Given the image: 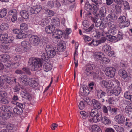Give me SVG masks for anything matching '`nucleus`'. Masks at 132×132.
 Instances as JSON below:
<instances>
[{
	"instance_id": "f704fd0d",
	"label": "nucleus",
	"mask_w": 132,
	"mask_h": 132,
	"mask_svg": "<svg viewBox=\"0 0 132 132\" xmlns=\"http://www.w3.org/2000/svg\"><path fill=\"white\" fill-rule=\"evenodd\" d=\"M50 46L52 48V50H54L55 48H56L57 49L56 52L55 53V55L56 54L58 53V52H63L65 50V46H59L58 48L56 47H53L52 46L50 45Z\"/></svg>"
},
{
	"instance_id": "680f3d73",
	"label": "nucleus",
	"mask_w": 132,
	"mask_h": 132,
	"mask_svg": "<svg viewBox=\"0 0 132 132\" xmlns=\"http://www.w3.org/2000/svg\"><path fill=\"white\" fill-rule=\"evenodd\" d=\"M115 9L116 10L117 12L118 13H120L121 12V7L118 4H116L115 6Z\"/></svg>"
},
{
	"instance_id": "de8ad7c7",
	"label": "nucleus",
	"mask_w": 132,
	"mask_h": 132,
	"mask_svg": "<svg viewBox=\"0 0 132 132\" xmlns=\"http://www.w3.org/2000/svg\"><path fill=\"white\" fill-rule=\"evenodd\" d=\"M48 23L47 19H42L39 22V24L42 26L47 25V23Z\"/></svg>"
},
{
	"instance_id": "c03bdc74",
	"label": "nucleus",
	"mask_w": 132,
	"mask_h": 132,
	"mask_svg": "<svg viewBox=\"0 0 132 132\" xmlns=\"http://www.w3.org/2000/svg\"><path fill=\"white\" fill-rule=\"evenodd\" d=\"M27 35L26 34L20 32L16 36V37L17 39H23L26 38Z\"/></svg>"
},
{
	"instance_id": "473e14b6",
	"label": "nucleus",
	"mask_w": 132,
	"mask_h": 132,
	"mask_svg": "<svg viewBox=\"0 0 132 132\" xmlns=\"http://www.w3.org/2000/svg\"><path fill=\"white\" fill-rule=\"evenodd\" d=\"M52 67L50 63H45L43 66V68L46 72L51 70L52 68Z\"/></svg>"
},
{
	"instance_id": "79ce46f5",
	"label": "nucleus",
	"mask_w": 132,
	"mask_h": 132,
	"mask_svg": "<svg viewBox=\"0 0 132 132\" xmlns=\"http://www.w3.org/2000/svg\"><path fill=\"white\" fill-rule=\"evenodd\" d=\"M20 15L24 19H27L28 18L29 15L27 12L25 10H22L20 12Z\"/></svg>"
},
{
	"instance_id": "2eb2a0df",
	"label": "nucleus",
	"mask_w": 132,
	"mask_h": 132,
	"mask_svg": "<svg viewBox=\"0 0 132 132\" xmlns=\"http://www.w3.org/2000/svg\"><path fill=\"white\" fill-rule=\"evenodd\" d=\"M114 119L117 122L120 124H123L125 121L124 117L121 114L116 115Z\"/></svg>"
},
{
	"instance_id": "c85d7f7f",
	"label": "nucleus",
	"mask_w": 132,
	"mask_h": 132,
	"mask_svg": "<svg viewBox=\"0 0 132 132\" xmlns=\"http://www.w3.org/2000/svg\"><path fill=\"white\" fill-rule=\"evenodd\" d=\"M92 104L94 108H97V109H100L101 107V104L97 100L93 99L92 100Z\"/></svg>"
},
{
	"instance_id": "49530a36",
	"label": "nucleus",
	"mask_w": 132,
	"mask_h": 132,
	"mask_svg": "<svg viewBox=\"0 0 132 132\" xmlns=\"http://www.w3.org/2000/svg\"><path fill=\"white\" fill-rule=\"evenodd\" d=\"M9 101L7 97H4L0 98V103H1L7 104L9 103Z\"/></svg>"
},
{
	"instance_id": "423d86ee",
	"label": "nucleus",
	"mask_w": 132,
	"mask_h": 132,
	"mask_svg": "<svg viewBox=\"0 0 132 132\" xmlns=\"http://www.w3.org/2000/svg\"><path fill=\"white\" fill-rule=\"evenodd\" d=\"M108 25L110 28L108 31L109 33L112 34V35H115L116 34L117 31L116 29V23L112 21L109 22Z\"/></svg>"
},
{
	"instance_id": "4d7b16f0",
	"label": "nucleus",
	"mask_w": 132,
	"mask_h": 132,
	"mask_svg": "<svg viewBox=\"0 0 132 132\" xmlns=\"http://www.w3.org/2000/svg\"><path fill=\"white\" fill-rule=\"evenodd\" d=\"M8 35L6 33L3 35H0V41H5Z\"/></svg>"
},
{
	"instance_id": "f8f14e48",
	"label": "nucleus",
	"mask_w": 132,
	"mask_h": 132,
	"mask_svg": "<svg viewBox=\"0 0 132 132\" xmlns=\"http://www.w3.org/2000/svg\"><path fill=\"white\" fill-rule=\"evenodd\" d=\"M102 84L104 87L108 89H110L113 87V84L112 82L110 80H105L101 82Z\"/></svg>"
},
{
	"instance_id": "a19ab883",
	"label": "nucleus",
	"mask_w": 132,
	"mask_h": 132,
	"mask_svg": "<svg viewBox=\"0 0 132 132\" xmlns=\"http://www.w3.org/2000/svg\"><path fill=\"white\" fill-rule=\"evenodd\" d=\"M129 24V21L127 20L126 22L124 23L120 22L119 23V26L120 28H123L126 27H128Z\"/></svg>"
},
{
	"instance_id": "a211bd4d",
	"label": "nucleus",
	"mask_w": 132,
	"mask_h": 132,
	"mask_svg": "<svg viewBox=\"0 0 132 132\" xmlns=\"http://www.w3.org/2000/svg\"><path fill=\"white\" fill-rule=\"evenodd\" d=\"M21 46L23 51L27 52L30 48L29 43L27 41H23L21 43Z\"/></svg>"
},
{
	"instance_id": "aec40b11",
	"label": "nucleus",
	"mask_w": 132,
	"mask_h": 132,
	"mask_svg": "<svg viewBox=\"0 0 132 132\" xmlns=\"http://www.w3.org/2000/svg\"><path fill=\"white\" fill-rule=\"evenodd\" d=\"M12 112L6 113L5 112L3 113L1 112L0 113V118L3 120H7L9 119L11 116Z\"/></svg>"
},
{
	"instance_id": "052dcab7",
	"label": "nucleus",
	"mask_w": 132,
	"mask_h": 132,
	"mask_svg": "<svg viewBox=\"0 0 132 132\" xmlns=\"http://www.w3.org/2000/svg\"><path fill=\"white\" fill-rule=\"evenodd\" d=\"M123 2L125 9L126 10H129L130 7L128 3L126 1H123Z\"/></svg>"
},
{
	"instance_id": "9b49d317",
	"label": "nucleus",
	"mask_w": 132,
	"mask_h": 132,
	"mask_svg": "<svg viewBox=\"0 0 132 132\" xmlns=\"http://www.w3.org/2000/svg\"><path fill=\"white\" fill-rule=\"evenodd\" d=\"M42 10V7L40 5H36L32 7L29 12L32 14H37Z\"/></svg>"
},
{
	"instance_id": "864d4df0",
	"label": "nucleus",
	"mask_w": 132,
	"mask_h": 132,
	"mask_svg": "<svg viewBox=\"0 0 132 132\" xmlns=\"http://www.w3.org/2000/svg\"><path fill=\"white\" fill-rule=\"evenodd\" d=\"M101 61V63L103 64L108 63L110 61V60L108 58L104 57H103Z\"/></svg>"
},
{
	"instance_id": "ddd939ff",
	"label": "nucleus",
	"mask_w": 132,
	"mask_h": 132,
	"mask_svg": "<svg viewBox=\"0 0 132 132\" xmlns=\"http://www.w3.org/2000/svg\"><path fill=\"white\" fill-rule=\"evenodd\" d=\"M19 80L21 84L24 85H27L28 83L27 76L24 74L21 75V77L19 78Z\"/></svg>"
},
{
	"instance_id": "37998d69",
	"label": "nucleus",
	"mask_w": 132,
	"mask_h": 132,
	"mask_svg": "<svg viewBox=\"0 0 132 132\" xmlns=\"http://www.w3.org/2000/svg\"><path fill=\"white\" fill-rule=\"evenodd\" d=\"M103 50L105 52L110 51L111 50V46L109 45H106L102 48Z\"/></svg>"
},
{
	"instance_id": "f257e3e1",
	"label": "nucleus",
	"mask_w": 132,
	"mask_h": 132,
	"mask_svg": "<svg viewBox=\"0 0 132 132\" xmlns=\"http://www.w3.org/2000/svg\"><path fill=\"white\" fill-rule=\"evenodd\" d=\"M43 60L41 59L32 57L30 58L28 62V68H23L22 70L29 75H30L29 70H36L42 66Z\"/></svg>"
},
{
	"instance_id": "72a5a7b5",
	"label": "nucleus",
	"mask_w": 132,
	"mask_h": 132,
	"mask_svg": "<svg viewBox=\"0 0 132 132\" xmlns=\"http://www.w3.org/2000/svg\"><path fill=\"white\" fill-rule=\"evenodd\" d=\"M102 122L105 125H109L111 123V121L109 118L106 116H104L101 119Z\"/></svg>"
},
{
	"instance_id": "0e129e2a",
	"label": "nucleus",
	"mask_w": 132,
	"mask_h": 132,
	"mask_svg": "<svg viewBox=\"0 0 132 132\" xmlns=\"http://www.w3.org/2000/svg\"><path fill=\"white\" fill-rule=\"evenodd\" d=\"M86 104L82 101H81L78 105L79 108L80 110L83 109L85 107Z\"/></svg>"
},
{
	"instance_id": "ea45409f",
	"label": "nucleus",
	"mask_w": 132,
	"mask_h": 132,
	"mask_svg": "<svg viewBox=\"0 0 132 132\" xmlns=\"http://www.w3.org/2000/svg\"><path fill=\"white\" fill-rule=\"evenodd\" d=\"M99 113V112H98V109L96 108H94V109L91 110L90 114V117L94 116H97Z\"/></svg>"
},
{
	"instance_id": "3c124183",
	"label": "nucleus",
	"mask_w": 132,
	"mask_h": 132,
	"mask_svg": "<svg viewBox=\"0 0 132 132\" xmlns=\"http://www.w3.org/2000/svg\"><path fill=\"white\" fill-rule=\"evenodd\" d=\"M28 28L27 24L25 23H22L20 25V28L22 30H27Z\"/></svg>"
},
{
	"instance_id": "4468645a",
	"label": "nucleus",
	"mask_w": 132,
	"mask_h": 132,
	"mask_svg": "<svg viewBox=\"0 0 132 132\" xmlns=\"http://www.w3.org/2000/svg\"><path fill=\"white\" fill-rule=\"evenodd\" d=\"M105 19V22H107L109 20H116L117 19L116 14L113 12H111L106 17V18H104Z\"/></svg>"
},
{
	"instance_id": "9d476101",
	"label": "nucleus",
	"mask_w": 132,
	"mask_h": 132,
	"mask_svg": "<svg viewBox=\"0 0 132 132\" xmlns=\"http://www.w3.org/2000/svg\"><path fill=\"white\" fill-rule=\"evenodd\" d=\"M21 106H17L15 107L13 109L14 112L17 114L21 115L22 112V108H24L25 107V105L22 104Z\"/></svg>"
},
{
	"instance_id": "603ef678",
	"label": "nucleus",
	"mask_w": 132,
	"mask_h": 132,
	"mask_svg": "<svg viewBox=\"0 0 132 132\" xmlns=\"http://www.w3.org/2000/svg\"><path fill=\"white\" fill-rule=\"evenodd\" d=\"M99 40H93L92 42L88 44L89 45H91L92 46L94 45L95 46H97L99 44H100V42Z\"/></svg>"
},
{
	"instance_id": "4c0bfd02",
	"label": "nucleus",
	"mask_w": 132,
	"mask_h": 132,
	"mask_svg": "<svg viewBox=\"0 0 132 132\" xmlns=\"http://www.w3.org/2000/svg\"><path fill=\"white\" fill-rule=\"evenodd\" d=\"M92 132H102L99 127L96 125H93L92 127Z\"/></svg>"
},
{
	"instance_id": "f3484780",
	"label": "nucleus",
	"mask_w": 132,
	"mask_h": 132,
	"mask_svg": "<svg viewBox=\"0 0 132 132\" xmlns=\"http://www.w3.org/2000/svg\"><path fill=\"white\" fill-rule=\"evenodd\" d=\"M0 109L2 111L4 112H11L13 109L12 107L5 105H2L0 107Z\"/></svg>"
},
{
	"instance_id": "774afa93",
	"label": "nucleus",
	"mask_w": 132,
	"mask_h": 132,
	"mask_svg": "<svg viewBox=\"0 0 132 132\" xmlns=\"http://www.w3.org/2000/svg\"><path fill=\"white\" fill-rule=\"evenodd\" d=\"M14 40V37L12 36L6 38L5 41L7 42L8 44L10 43H12Z\"/></svg>"
},
{
	"instance_id": "6ab92c4d",
	"label": "nucleus",
	"mask_w": 132,
	"mask_h": 132,
	"mask_svg": "<svg viewBox=\"0 0 132 132\" xmlns=\"http://www.w3.org/2000/svg\"><path fill=\"white\" fill-rule=\"evenodd\" d=\"M55 27L54 25H50L47 26L45 28V31L47 33L51 34L54 33L55 30Z\"/></svg>"
},
{
	"instance_id": "0eeeda50",
	"label": "nucleus",
	"mask_w": 132,
	"mask_h": 132,
	"mask_svg": "<svg viewBox=\"0 0 132 132\" xmlns=\"http://www.w3.org/2000/svg\"><path fill=\"white\" fill-rule=\"evenodd\" d=\"M102 21H105V19L103 18L101 20V19L99 21L98 20H97L96 22L95 23V26L96 27H99L100 30H104L106 27V24L105 23H103Z\"/></svg>"
},
{
	"instance_id": "dca6fc26",
	"label": "nucleus",
	"mask_w": 132,
	"mask_h": 132,
	"mask_svg": "<svg viewBox=\"0 0 132 132\" xmlns=\"http://www.w3.org/2000/svg\"><path fill=\"white\" fill-rule=\"evenodd\" d=\"M121 91V88L120 87L116 86L114 87L111 90V93L116 96L118 95Z\"/></svg>"
},
{
	"instance_id": "1a4fd4ad",
	"label": "nucleus",
	"mask_w": 132,
	"mask_h": 132,
	"mask_svg": "<svg viewBox=\"0 0 132 132\" xmlns=\"http://www.w3.org/2000/svg\"><path fill=\"white\" fill-rule=\"evenodd\" d=\"M5 81L10 84L13 83V81L10 78L6 76H2L0 77V84L1 85H3Z\"/></svg>"
},
{
	"instance_id": "c9c22d12",
	"label": "nucleus",
	"mask_w": 132,
	"mask_h": 132,
	"mask_svg": "<svg viewBox=\"0 0 132 132\" xmlns=\"http://www.w3.org/2000/svg\"><path fill=\"white\" fill-rule=\"evenodd\" d=\"M119 75L122 78L125 79L128 77V75L127 72L125 70H120L119 71Z\"/></svg>"
},
{
	"instance_id": "bb28decb",
	"label": "nucleus",
	"mask_w": 132,
	"mask_h": 132,
	"mask_svg": "<svg viewBox=\"0 0 132 132\" xmlns=\"http://www.w3.org/2000/svg\"><path fill=\"white\" fill-rule=\"evenodd\" d=\"M80 92L82 96H87L89 94V91L87 87H82L80 89Z\"/></svg>"
},
{
	"instance_id": "338daca9",
	"label": "nucleus",
	"mask_w": 132,
	"mask_h": 132,
	"mask_svg": "<svg viewBox=\"0 0 132 132\" xmlns=\"http://www.w3.org/2000/svg\"><path fill=\"white\" fill-rule=\"evenodd\" d=\"M118 20L120 22L124 23L126 22V18L125 16H120L118 19Z\"/></svg>"
},
{
	"instance_id": "a878e982",
	"label": "nucleus",
	"mask_w": 132,
	"mask_h": 132,
	"mask_svg": "<svg viewBox=\"0 0 132 132\" xmlns=\"http://www.w3.org/2000/svg\"><path fill=\"white\" fill-rule=\"evenodd\" d=\"M106 9L105 7L103 6L101 8L98 13V15L100 17L104 18L105 16L106 13Z\"/></svg>"
},
{
	"instance_id": "e2e57ef3",
	"label": "nucleus",
	"mask_w": 132,
	"mask_h": 132,
	"mask_svg": "<svg viewBox=\"0 0 132 132\" xmlns=\"http://www.w3.org/2000/svg\"><path fill=\"white\" fill-rule=\"evenodd\" d=\"M54 3V6L55 7L58 8L60 7L61 4L59 2V0H53Z\"/></svg>"
},
{
	"instance_id": "09e8293b",
	"label": "nucleus",
	"mask_w": 132,
	"mask_h": 132,
	"mask_svg": "<svg viewBox=\"0 0 132 132\" xmlns=\"http://www.w3.org/2000/svg\"><path fill=\"white\" fill-rule=\"evenodd\" d=\"M102 110L103 112L104 113H108V110L110 111L111 110V107L110 106L106 107L105 105H103L102 107Z\"/></svg>"
},
{
	"instance_id": "c756f323",
	"label": "nucleus",
	"mask_w": 132,
	"mask_h": 132,
	"mask_svg": "<svg viewBox=\"0 0 132 132\" xmlns=\"http://www.w3.org/2000/svg\"><path fill=\"white\" fill-rule=\"evenodd\" d=\"M94 5H96L94 4L90 5L88 2H87L85 4V9L87 11H91L93 9V7Z\"/></svg>"
},
{
	"instance_id": "39448f33",
	"label": "nucleus",
	"mask_w": 132,
	"mask_h": 132,
	"mask_svg": "<svg viewBox=\"0 0 132 132\" xmlns=\"http://www.w3.org/2000/svg\"><path fill=\"white\" fill-rule=\"evenodd\" d=\"M102 116L101 113L99 112V113L97 115L92 117V118L89 119L87 121L86 123H88V125H90L92 122L96 123L100 121Z\"/></svg>"
},
{
	"instance_id": "bf43d9fd",
	"label": "nucleus",
	"mask_w": 132,
	"mask_h": 132,
	"mask_svg": "<svg viewBox=\"0 0 132 132\" xmlns=\"http://www.w3.org/2000/svg\"><path fill=\"white\" fill-rule=\"evenodd\" d=\"M17 12L16 10L15 9L10 10L9 12V14L10 15L12 16L17 15Z\"/></svg>"
},
{
	"instance_id": "a18cd8bd",
	"label": "nucleus",
	"mask_w": 132,
	"mask_h": 132,
	"mask_svg": "<svg viewBox=\"0 0 132 132\" xmlns=\"http://www.w3.org/2000/svg\"><path fill=\"white\" fill-rule=\"evenodd\" d=\"M7 13V10L5 8L3 9L0 11V17L1 18L4 17L6 15Z\"/></svg>"
},
{
	"instance_id": "20e7f679",
	"label": "nucleus",
	"mask_w": 132,
	"mask_h": 132,
	"mask_svg": "<svg viewBox=\"0 0 132 132\" xmlns=\"http://www.w3.org/2000/svg\"><path fill=\"white\" fill-rule=\"evenodd\" d=\"M116 69L113 67H108L105 69V73L108 77L112 78L114 77L115 75Z\"/></svg>"
},
{
	"instance_id": "b1692460",
	"label": "nucleus",
	"mask_w": 132,
	"mask_h": 132,
	"mask_svg": "<svg viewBox=\"0 0 132 132\" xmlns=\"http://www.w3.org/2000/svg\"><path fill=\"white\" fill-rule=\"evenodd\" d=\"M28 83L30 87L34 88L38 85V84L37 81H36L34 78H32L30 79L28 81Z\"/></svg>"
},
{
	"instance_id": "f03ea898",
	"label": "nucleus",
	"mask_w": 132,
	"mask_h": 132,
	"mask_svg": "<svg viewBox=\"0 0 132 132\" xmlns=\"http://www.w3.org/2000/svg\"><path fill=\"white\" fill-rule=\"evenodd\" d=\"M45 50L46 53H44L43 52L41 56L42 59L43 60H47L48 57L52 58L55 56L57 49L55 48L54 50H52L50 45L48 44L46 46Z\"/></svg>"
},
{
	"instance_id": "6e6d98bb",
	"label": "nucleus",
	"mask_w": 132,
	"mask_h": 132,
	"mask_svg": "<svg viewBox=\"0 0 132 132\" xmlns=\"http://www.w3.org/2000/svg\"><path fill=\"white\" fill-rule=\"evenodd\" d=\"M86 68L90 70H93L95 68V66L93 64L88 63L86 65Z\"/></svg>"
},
{
	"instance_id": "7ed1b4c3",
	"label": "nucleus",
	"mask_w": 132,
	"mask_h": 132,
	"mask_svg": "<svg viewBox=\"0 0 132 132\" xmlns=\"http://www.w3.org/2000/svg\"><path fill=\"white\" fill-rule=\"evenodd\" d=\"M29 42L31 45L33 46H38L40 43L39 37L35 35L32 36L30 38Z\"/></svg>"
},
{
	"instance_id": "cd10ccee",
	"label": "nucleus",
	"mask_w": 132,
	"mask_h": 132,
	"mask_svg": "<svg viewBox=\"0 0 132 132\" xmlns=\"http://www.w3.org/2000/svg\"><path fill=\"white\" fill-rule=\"evenodd\" d=\"M113 35L112 34H109L108 33V34L106 35L105 36L106 39L110 42H112L116 40L117 39V38L116 36H113Z\"/></svg>"
},
{
	"instance_id": "393cba45",
	"label": "nucleus",
	"mask_w": 132,
	"mask_h": 132,
	"mask_svg": "<svg viewBox=\"0 0 132 132\" xmlns=\"http://www.w3.org/2000/svg\"><path fill=\"white\" fill-rule=\"evenodd\" d=\"M104 54L102 52H95L94 54V57L97 60H101L104 57Z\"/></svg>"
},
{
	"instance_id": "58836bf2",
	"label": "nucleus",
	"mask_w": 132,
	"mask_h": 132,
	"mask_svg": "<svg viewBox=\"0 0 132 132\" xmlns=\"http://www.w3.org/2000/svg\"><path fill=\"white\" fill-rule=\"evenodd\" d=\"M9 28V24L6 23H3L0 26V29L3 31L7 30Z\"/></svg>"
},
{
	"instance_id": "8fccbe9b",
	"label": "nucleus",
	"mask_w": 132,
	"mask_h": 132,
	"mask_svg": "<svg viewBox=\"0 0 132 132\" xmlns=\"http://www.w3.org/2000/svg\"><path fill=\"white\" fill-rule=\"evenodd\" d=\"M94 24H92L87 29H84L87 32H92L94 30Z\"/></svg>"
},
{
	"instance_id": "6e6552de",
	"label": "nucleus",
	"mask_w": 132,
	"mask_h": 132,
	"mask_svg": "<svg viewBox=\"0 0 132 132\" xmlns=\"http://www.w3.org/2000/svg\"><path fill=\"white\" fill-rule=\"evenodd\" d=\"M95 93L98 98L102 102H103L105 101L104 98L106 95L105 92L101 90H96Z\"/></svg>"
},
{
	"instance_id": "e433bc0d",
	"label": "nucleus",
	"mask_w": 132,
	"mask_h": 132,
	"mask_svg": "<svg viewBox=\"0 0 132 132\" xmlns=\"http://www.w3.org/2000/svg\"><path fill=\"white\" fill-rule=\"evenodd\" d=\"M97 11V7L96 5H94L93 7V9L91 12H92V14L93 16V18L96 19L97 18L98 15L96 13Z\"/></svg>"
},
{
	"instance_id": "4be33fe9",
	"label": "nucleus",
	"mask_w": 132,
	"mask_h": 132,
	"mask_svg": "<svg viewBox=\"0 0 132 132\" xmlns=\"http://www.w3.org/2000/svg\"><path fill=\"white\" fill-rule=\"evenodd\" d=\"M51 25H54L55 27H59L60 25V20L59 18L55 17L52 18L51 20Z\"/></svg>"
},
{
	"instance_id": "412c9836",
	"label": "nucleus",
	"mask_w": 132,
	"mask_h": 132,
	"mask_svg": "<svg viewBox=\"0 0 132 132\" xmlns=\"http://www.w3.org/2000/svg\"><path fill=\"white\" fill-rule=\"evenodd\" d=\"M62 34L63 32L61 30L56 29L54 32L53 35L55 38L60 39L62 37Z\"/></svg>"
},
{
	"instance_id": "5fc2aeb1",
	"label": "nucleus",
	"mask_w": 132,
	"mask_h": 132,
	"mask_svg": "<svg viewBox=\"0 0 132 132\" xmlns=\"http://www.w3.org/2000/svg\"><path fill=\"white\" fill-rule=\"evenodd\" d=\"M114 127L117 132H124L123 128L117 125H115Z\"/></svg>"
},
{
	"instance_id": "7c9ffc66",
	"label": "nucleus",
	"mask_w": 132,
	"mask_h": 132,
	"mask_svg": "<svg viewBox=\"0 0 132 132\" xmlns=\"http://www.w3.org/2000/svg\"><path fill=\"white\" fill-rule=\"evenodd\" d=\"M95 31L97 37H100L101 36H104L105 37L106 35L105 33L103 30L97 29L95 30Z\"/></svg>"
},
{
	"instance_id": "2f4dec72",
	"label": "nucleus",
	"mask_w": 132,
	"mask_h": 132,
	"mask_svg": "<svg viewBox=\"0 0 132 132\" xmlns=\"http://www.w3.org/2000/svg\"><path fill=\"white\" fill-rule=\"evenodd\" d=\"M3 44L2 46L1 49L2 50V51L4 52H7V50L10 49V47L8 44L7 42H3Z\"/></svg>"
},
{
	"instance_id": "13d9d810",
	"label": "nucleus",
	"mask_w": 132,
	"mask_h": 132,
	"mask_svg": "<svg viewBox=\"0 0 132 132\" xmlns=\"http://www.w3.org/2000/svg\"><path fill=\"white\" fill-rule=\"evenodd\" d=\"M23 97L26 99L30 100V99L31 96L28 93L26 92L23 93Z\"/></svg>"
},
{
	"instance_id": "69168bd1",
	"label": "nucleus",
	"mask_w": 132,
	"mask_h": 132,
	"mask_svg": "<svg viewBox=\"0 0 132 132\" xmlns=\"http://www.w3.org/2000/svg\"><path fill=\"white\" fill-rule=\"evenodd\" d=\"M81 115L82 117L84 119L86 118L88 116V114L87 112L85 111H82L80 112Z\"/></svg>"
},
{
	"instance_id": "5701e85b",
	"label": "nucleus",
	"mask_w": 132,
	"mask_h": 132,
	"mask_svg": "<svg viewBox=\"0 0 132 132\" xmlns=\"http://www.w3.org/2000/svg\"><path fill=\"white\" fill-rule=\"evenodd\" d=\"M10 56L7 54L0 55V61L3 63H5L10 59Z\"/></svg>"
}]
</instances>
